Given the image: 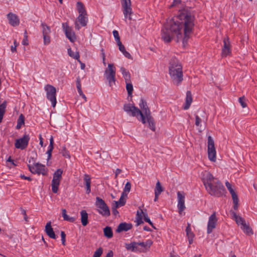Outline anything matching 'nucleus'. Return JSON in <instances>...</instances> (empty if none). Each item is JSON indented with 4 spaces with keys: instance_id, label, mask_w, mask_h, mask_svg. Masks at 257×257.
Wrapping results in <instances>:
<instances>
[{
    "instance_id": "obj_1",
    "label": "nucleus",
    "mask_w": 257,
    "mask_h": 257,
    "mask_svg": "<svg viewBox=\"0 0 257 257\" xmlns=\"http://www.w3.org/2000/svg\"><path fill=\"white\" fill-rule=\"evenodd\" d=\"M194 22L193 12L182 7L177 15L168 20L164 25L161 31L162 40L165 43H169L173 39L176 42L182 41L185 45L193 33Z\"/></svg>"
},
{
    "instance_id": "obj_2",
    "label": "nucleus",
    "mask_w": 257,
    "mask_h": 257,
    "mask_svg": "<svg viewBox=\"0 0 257 257\" xmlns=\"http://www.w3.org/2000/svg\"><path fill=\"white\" fill-rule=\"evenodd\" d=\"M139 105L140 108L131 103L125 104L123 105V110L130 115L135 117L139 121L147 125L152 131H155V121L151 115V111L146 101L143 99H141Z\"/></svg>"
},
{
    "instance_id": "obj_3",
    "label": "nucleus",
    "mask_w": 257,
    "mask_h": 257,
    "mask_svg": "<svg viewBox=\"0 0 257 257\" xmlns=\"http://www.w3.org/2000/svg\"><path fill=\"white\" fill-rule=\"evenodd\" d=\"M201 179L207 191L210 195L216 197L223 195L224 192V187L210 172L208 171L202 172Z\"/></svg>"
},
{
    "instance_id": "obj_4",
    "label": "nucleus",
    "mask_w": 257,
    "mask_h": 257,
    "mask_svg": "<svg viewBox=\"0 0 257 257\" xmlns=\"http://www.w3.org/2000/svg\"><path fill=\"white\" fill-rule=\"evenodd\" d=\"M169 75L173 83L179 85L183 80L182 66L180 61L176 58H172L169 63Z\"/></svg>"
},
{
    "instance_id": "obj_5",
    "label": "nucleus",
    "mask_w": 257,
    "mask_h": 257,
    "mask_svg": "<svg viewBox=\"0 0 257 257\" xmlns=\"http://www.w3.org/2000/svg\"><path fill=\"white\" fill-rule=\"evenodd\" d=\"M230 212L232 219L234 220L237 225L240 226L243 232L248 236L252 235L254 232L249 222L240 215H237L235 212L231 211Z\"/></svg>"
},
{
    "instance_id": "obj_6",
    "label": "nucleus",
    "mask_w": 257,
    "mask_h": 257,
    "mask_svg": "<svg viewBox=\"0 0 257 257\" xmlns=\"http://www.w3.org/2000/svg\"><path fill=\"white\" fill-rule=\"evenodd\" d=\"M104 77L108 81L110 87L115 85V68L113 64H108L107 68L104 71Z\"/></svg>"
},
{
    "instance_id": "obj_7",
    "label": "nucleus",
    "mask_w": 257,
    "mask_h": 257,
    "mask_svg": "<svg viewBox=\"0 0 257 257\" xmlns=\"http://www.w3.org/2000/svg\"><path fill=\"white\" fill-rule=\"evenodd\" d=\"M63 172L61 169H58L53 174L51 187L52 191L54 193H57L58 191V188L62 178Z\"/></svg>"
},
{
    "instance_id": "obj_8",
    "label": "nucleus",
    "mask_w": 257,
    "mask_h": 257,
    "mask_svg": "<svg viewBox=\"0 0 257 257\" xmlns=\"http://www.w3.org/2000/svg\"><path fill=\"white\" fill-rule=\"evenodd\" d=\"M207 155L209 160L215 162L216 161V151L214 146V142L213 138L208 136L207 138Z\"/></svg>"
},
{
    "instance_id": "obj_9",
    "label": "nucleus",
    "mask_w": 257,
    "mask_h": 257,
    "mask_svg": "<svg viewBox=\"0 0 257 257\" xmlns=\"http://www.w3.org/2000/svg\"><path fill=\"white\" fill-rule=\"evenodd\" d=\"M120 1L125 21H126L127 20L131 21L133 12L132 9L131 0H120Z\"/></svg>"
},
{
    "instance_id": "obj_10",
    "label": "nucleus",
    "mask_w": 257,
    "mask_h": 257,
    "mask_svg": "<svg viewBox=\"0 0 257 257\" xmlns=\"http://www.w3.org/2000/svg\"><path fill=\"white\" fill-rule=\"evenodd\" d=\"M28 167L30 171L33 174H41L43 176H47L48 174V169L44 165L40 163H35L33 165L29 164Z\"/></svg>"
},
{
    "instance_id": "obj_11",
    "label": "nucleus",
    "mask_w": 257,
    "mask_h": 257,
    "mask_svg": "<svg viewBox=\"0 0 257 257\" xmlns=\"http://www.w3.org/2000/svg\"><path fill=\"white\" fill-rule=\"evenodd\" d=\"M46 92L47 98L51 102L52 106L55 107L56 104V89L50 84H47L45 87Z\"/></svg>"
},
{
    "instance_id": "obj_12",
    "label": "nucleus",
    "mask_w": 257,
    "mask_h": 257,
    "mask_svg": "<svg viewBox=\"0 0 257 257\" xmlns=\"http://www.w3.org/2000/svg\"><path fill=\"white\" fill-rule=\"evenodd\" d=\"M95 205L98 208V212L103 216H108L110 211L104 200L99 197L96 198Z\"/></svg>"
},
{
    "instance_id": "obj_13",
    "label": "nucleus",
    "mask_w": 257,
    "mask_h": 257,
    "mask_svg": "<svg viewBox=\"0 0 257 257\" xmlns=\"http://www.w3.org/2000/svg\"><path fill=\"white\" fill-rule=\"evenodd\" d=\"M225 186L231 194L233 202V208L235 210H237L239 206V200L235 189L232 185L228 181L225 182Z\"/></svg>"
},
{
    "instance_id": "obj_14",
    "label": "nucleus",
    "mask_w": 257,
    "mask_h": 257,
    "mask_svg": "<svg viewBox=\"0 0 257 257\" xmlns=\"http://www.w3.org/2000/svg\"><path fill=\"white\" fill-rule=\"evenodd\" d=\"M217 218L215 212H214L209 217L207 223V232L210 234L216 228Z\"/></svg>"
},
{
    "instance_id": "obj_15",
    "label": "nucleus",
    "mask_w": 257,
    "mask_h": 257,
    "mask_svg": "<svg viewBox=\"0 0 257 257\" xmlns=\"http://www.w3.org/2000/svg\"><path fill=\"white\" fill-rule=\"evenodd\" d=\"M42 33L43 37V43L45 45H48L50 43V36L51 30L50 27L45 24H42Z\"/></svg>"
},
{
    "instance_id": "obj_16",
    "label": "nucleus",
    "mask_w": 257,
    "mask_h": 257,
    "mask_svg": "<svg viewBox=\"0 0 257 257\" xmlns=\"http://www.w3.org/2000/svg\"><path fill=\"white\" fill-rule=\"evenodd\" d=\"M231 45L229 39L226 37L223 39V46L222 49L221 55L222 57H226L231 55Z\"/></svg>"
},
{
    "instance_id": "obj_17",
    "label": "nucleus",
    "mask_w": 257,
    "mask_h": 257,
    "mask_svg": "<svg viewBox=\"0 0 257 257\" xmlns=\"http://www.w3.org/2000/svg\"><path fill=\"white\" fill-rule=\"evenodd\" d=\"M177 198H178V212L180 215L182 214L183 211L185 209V195L184 193L181 192H178L177 193Z\"/></svg>"
},
{
    "instance_id": "obj_18",
    "label": "nucleus",
    "mask_w": 257,
    "mask_h": 257,
    "mask_svg": "<svg viewBox=\"0 0 257 257\" xmlns=\"http://www.w3.org/2000/svg\"><path fill=\"white\" fill-rule=\"evenodd\" d=\"M29 137L28 135H24L22 138L16 140L15 146L17 149H24L28 144Z\"/></svg>"
},
{
    "instance_id": "obj_19",
    "label": "nucleus",
    "mask_w": 257,
    "mask_h": 257,
    "mask_svg": "<svg viewBox=\"0 0 257 257\" xmlns=\"http://www.w3.org/2000/svg\"><path fill=\"white\" fill-rule=\"evenodd\" d=\"M62 27L66 37L71 42H73L76 40V36L72 28L68 26L67 23L63 24Z\"/></svg>"
},
{
    "instance_id": "obj_20",
    "label": "nucleus",
    "mask_w": 257,
    "mask_h": 257,
    "mask_svg": "<svg viewBox=\"0 0 257 257\" xmlns=\"http://www.w3.org/2000/svg\"><path fill=\"white\" fill-rule=\"evenodd\" d=\"M87 15L78 16L75 22V28L79 30L80 28V25L85 27L87 25Z\"/></svg>"
},
{
    "instance_id": "obj_21",
    "label": "nucleus",
    "mask_w": 257,
    "mask_h": 257,
    "mask_svg": "<svg viewBox=\"0 0 257 257\" xmlns=\"http://www.w3.org/2000/svg\"><path fill=\"white\" fill-rule=\"evenodd\" d=\"M7 16L9 20V23L11 26L16 27L19 25V19L16 15L12 13H10Z\"/></svg>"
},
{
    "instance_id": "obj_22",
    "label": "nucleus",
    "mask_w": 257,
    "mask_h": 257,
    "mask_svg": "<svg viewBox=\"0 0 257 257\" xmlns=\"http://www.w3.org/2000/svg\"><path fill=\"white\" fill-rule=\"evenodd\" d=\"M83 182L86 187V193L88 194L91 192V177L89 175L85 174L83 176Z\"/></svg>"
},
{
    "instance_id": "obj_23",
    "label": "nucleus",
    "mask_w": 257,
    "mask_h": 257,
    "mask_svg": "<svg viewBox=\"0 0 257 257\" xmlns=\"http://www.w3.org/2000/svg\"><path fill=\"white\" fill-rule=\"evenodd\" d=\"M125 248L127 250L132 251H143L144 249L138 247V243L136 242H133L130 243H125Z\"/></svg>"
},
{
    "instance_id": "obj_24",
    "label": "nucleus",
    "mask_w": 257,
    "mask_h": 257,
    "mask_svg": "<svg viewBox=\"0 0 257 257\" xmlns=\"http://www.w3.org/2000/svg\"><path fill=\"white\" fill-rule=\"evenodd\" d=\"M45 232L50 237L53 239L56 238L55 234L53 231V229L51 226V222L50 221L47 223L45 226Z\"/></svg>"
},
{
    "instance_id": "obj_25",
    "label": "nucleus",
    "mask_w": 257,
    "mask_h": 257,
    "mask_svg": "<svg viewBox=\"0 0 257 257\" xmlns=\"http://www.w3.org/2000/svg\"><path fill=\"white\" fill-rule=\"evenodd\" d=\"M192 102V96L191 93L190 91H188L186 92V96L185 98V103L183 107L185 110L188 109Z\"/></svg>"
},
{
    "instance_id": "obj_26",
    "label": "nucleus",
    "mask_w": 257,
    "mask_h": 257,
    "mask_svg": "<svg viewBox=\"0 0 257 257\" xmlns=\"http://www.w3.org/2000/svg\"><path fill=\"white\" fill-rule=\"evenodd\" d=\"M132 225L131 224L126 223H121L118 226L116 231L117 232H120L123 231H127L132 228Z\"/></svg>"
},
{
    "instance_id": "obj_27",
    "label": "nucleus",
    "mask_w": 257,
    "mask_h": 257,
    "mask_svg": "<svg viewBox=\"0 0 257 257\" xmlns=\"http://www.w3.org/2000/svg\"><path fill=\"white\" fill-rule=\"evenodd\" d=\"M186 235L187 236L189 243L190 244H192L193 241V238L194 237V234L193 232L191 231V229L190 227V224L188 223L187 226L186 228Z\"/></svg>"
},
{
    "instance_id": "obj_28",
    "label": "nucleus",
    "mask_w": 257,
    "mask_h": 257,
    "mask_svg": "<svg viewBox=\"0 0 257 257\" xmlns=\"http://www.w3.org/2000/svg\"><path fill=\"white\" fill-rule=\"evenodd\" d=\"M76 7L77 10L79 13V16L87 15L84 5L81 2H77Z\"/></svg>"
},
{
    "instance_id": "obj_29",
    "label": "nucleus",
    "mask_w": 257,
    "mask_h": 257,
    "mask_svg": "<svg viewBox=\"0 0 257 257\" xmlns=\"http://www.w3.org/2000/svg\"><path fill=\"white\" fill-rule=\"evenodd\" d=\"M120 70L125 80V82H129L131 81V74L129 71L123 67H120Z\"/></svg>"
},
{
    "instance_id": "obj_30",
    "label": "nucleus",
    "mask_w": 257,
    "mask_h": 257,
    "mask_svg": "<svg viewBox=\"0 0 257 257\" xmlns=\"http://www.w3.org/2000/svg\"><path fill=\"white\" fill-rule=\"evenodd\" d=\"M81 221L83 226H85L88 224V214L85 210L80 212Z\"/></svg>"
},
{
    "instance_id": "obj_31",
    "label": "nucleus",
    "mask_w": 257,
    "mask_h": 257,
    "mask_svg": "<svg viewBox=\"0 0 257 257\" xmlns=\"http://www.w3.org/2000/svg\"><path fill=\"white\" fill-rule=\"evenodd\" d=\"M62 215L64 220L69 221L70 222H74L76 220L75 218L70 217L67 214L66 210L65 209H63L62 210Z\"/></svg>"
},
{
    "instance_id": "obj_32",
    "label": "nucleus",
    "mask_w": 257,
    "mask_h": 257,
    "mask_svg": "<svg viewBox=\"0 0 257 257\" xmlns=\"http://www.w3.org/2000/svg\"><path fill=\"white\" fill-rule=\"evenodd\" d=\"M7 106V101H4L0 105V123L2 122L4 115L6 111V108Z\"/></svg>"
},
{
    "instance_id": "obj_33",
    "label": "nucleus",
    "mask_w": 257,
    "mask_h": 257,
    "mask_svg": "<svg viewBox=\"0 0 257 257\" xmlns=\"http://www.w3.org/2000/svg\"><path fill=\"white\" fill-rule=\"evenodd\" d=\"M76 86L78 89V91L80 96H81L85 101H86V97L85 95L83 93L82 91L81 88V83L80 78H77L76 81Z\"/></svg>"
},
{
    "instance_id": "obj_34",
    "label": "nucleus",
    "mask_w": 257,
    "mask_h": 257,
    "mask_svg": "<svg viewBox=\"0 0 257 257\" xmlns=\"http://www.w3.org/2000/svg\"><path fill=\"white\" fill-rule=\"evenodd\" d=\"M163 191L164 189L161 186V183L158 181L156 184L154 193L160 195Z\"/></svg>"
},
{
    "instance_id": "obj_35",
    "label": "nucleus",
    "mask_w": 257,
    "mask_h": 257,
    "mask_svg": "<svg viewBox=\"0 0 257 257\" xmlns=\"http://www.w3.org/2000/svg\"><path fill=\"white\" fill-rule=\"evenodd\" d=\"M24 123L25 117L22 114H21L17 121V128L20 129L22 125L23 124H24Z\"/></svg>"
},
{
    "instance_id": "obj_36",
    "label": "nucleus",
    "mask_w": 257,
    "mask_h": 257,
    "mask_svg": "<svg viewBox=\"0 0 257 257\" xmlns=\"http://www.w3.org/2000/svg\"><path fill=\"white\" fill-rule=\"evenodd\" d=\"M68 53L69 56L73 58L74 59L78 60V59L79 58V54L78 52L77 51L73 52L70 48H69L68 49Z\"/></svg>"
},
{
    "instance_id": "obj_37",
    "label": "nucleus",
    "mask_w": 257,
    "mask_h": 257,
    "mask_svg": "<svg viewBox=\"0 0 257 257\" xmlns=\"http://www.w3.org/2000/svg\"><path fill=\"white\" fill-rule=\"evenodd\" d=\"M104 235L108 237L111 238L112 236V232L110 227L107 226L103 229Z\"/></svg>"
},
{
    "instance_id": "obj_38",
    "label": "nucleus",
    "mask_w": 257,
    "mask_h": 257,
    "mask_svg": "<svg viewBox=\"0 0 257 257\" xmlns=\"http://www.w3.org/2000/svg\"><path fill=\"white\" fill-rule=\"evenodd\" d=\"M126 89L129 96H131L133 91V86L132 84L131 81L129 82H125Z\"/></svg>"
},
{
    "instance_id": "obj_39",
    "label": "nucleus",
    "mask_w": 257,
    "mask_h": 257,
    "mask_svg": "<svg viewBox=\"0 0 257 257\" xmlns=\"http://www.w3.org/2000/svg\"><path fill=\"white\" fill-rule=\"evenodd\" d=\"M180 5H182L181 0H173L172 4L169 7L170 9L174 7H179Z\"/></svg>"
},
{
    "instance_id": "obj_40",
    "label": "nucleus",
    "mask_w": 257,
    "mask_h": 257,
    "mask_svg": "<svg viewBox=\"0 0 257 257\" xmlns=\"http://www.w3.org/2000/svg\"><path fill=\"white\" fill-rule=\"evenodd\" d=\"M103 249L101 247L98 248L94 253L93 257H100L102 254Z\"/></svg>"
},
{
    "instance_id": "obj_41",
    "label": "nucleus",
    "mask_w": 257,
    "mask_h": 257,
    "mask_svg": "<svg viewBox=\"0 0 257 257\" xmlns=\"http://www.w3.org/2000/svg\"><path fill=\"white\" fill-rule=\"evenodd\" d=\"M62 155L66 158H68V159H70V155L69 154V153L68 152V151H67L65 147H64L63 148V150H62Z\"/></svg>"
},
{
    "instance_id": "obj_42",
    "label": "nucleus",
    "mask_w": 257,
    "mask_h": 257,
    "mask_svg": "<svg viewBox=\"0 0 257 257\" xmlns=\"http://www.w3.org/2000/svg\"><path fill=\"white\" fill-rule=\"evenodd\" d=\"M53 148L51 149V148H49V150L47 152V154L48 155V158H47V165L48 166H49L50 165V162H49V160L51 159V156H52V152L53 151Z\"/></svg>"
},
{
    "instance_id": "obj_43",
    "label": "nucleus",
    "mask_w": 257,
    "mask_h": 257,
    "mask_svg": "<svg viewBox=\"0 0 257 257\" xmlns=\"http://www.w3.org/2000/svg\"><path fill=\"white\" fill-rule=\"evenodd\" d=\"M244 96L240 97L238 99L239 102L243 108H245L247 106L246 103L244 101Z\"/></svg>"
},
{
    "instance_id": "obj_44",
    "label": "nucleus",
    "mask_w": 257,
    "mask_h": 257,
    "mask_svg": "<svg viewBox=\"0 0 257 257\" xmlns=\"http://www.w3.org/2000/svg\"><path fill=\"white\" fill-rule=\"evenodd\" d=\"M113 35L114 38L115 39V40L117 42V43L120 42V38H119V36L118 35V33L117 31L114 30L113 31Z\"/></svg>"
},
{
    "instance_id": "obj_45",
    "label": "nucleus",
    "mask_w": 257,
    "mask_h": 257,
    "mask_svg": "<svg viewBox=\"0 0 257 257\" xmlns=\"http://www.w3.org/2000/svg\"><path fill=\"white\" fill-rule=\"evenodd\" d=\"M131 184L129 182H127L125 184V187H124L123 191H126L127 192H130V190H131Z\"/></svg>"
},
{
    "instance_id": "obj_46",
    "label": "nucleus",
    "mask_w": 257,
    "mask_h": 257,
    "mask_svg": "<svg viewBox=\"0 0 257 257\" xmlns=\"http://www.w3.org/2000/svg\"><path fill=\"white\" fill-rule=\"evenodd\" d=\"M117 44L118 46L119 50L121 52L123 53L126 50L124 45H122L121 42L117 43Z\"/></svg>"
},
{
    "instance_id": "obj_47",
    "label": "nucleus",
    "mask_w": 257,
    "mask_h": 257,
    "mask_svg": "<svg viewBox=\"0 0 257 257\" xmlns=\"http://www.w3.org/2000/svg\"><path fill=\"white\" fill-rule=\"evenodd\" d=\"M22 43L24 45H28V36L27 35V33L25 32L24 34V38L23 40Z\"/></svg>"
},
{
    "instance_id": "obj_48",
    "label": "nucleus",
    "mask_w": 257,
    "mask_h": 257,
    "mask_svg": "<svg viewBox=\"0 0 257 257\" xmlns=\"http://www.w3.org/2000/svg\"><path fill=\"white\" fill-rule=\"evenodd\" d=\"M201 122V119L197 115L195 116V125L197 126H199Z\"/></svg>"
},
{
    "instance_id": "obj_49",
    "label": "nucleus",
    "mask_w": 257,
    "mask_h": 257,
    "mask_svg": "<svg viewBox=\"0 0 257 257\" xmlns=\"http://www.w3.org/2000/svg\"><path fill=\"white\" fill-rule=\"evenodd\" d=\"M65 234L64 231L61 232V241L62 244L65 245Z\"/></svg>"
},
{
    "instance_id": "obj_50",
    "label": "nucleus",
    "mask_w": 257,
    "mask_h": 257,
    "mask_svg": "<svg viewBox=\"0 0 257 257\" xmlns=\"http://www.w3.org/2000/svg\"><path fill=\"white\" fill-rule=\"evenodd\" d=\"M117 202L119 204L120 206H122L125 204V200L124 198L120 197L119 200Z\"/></svg>"
},
{
    "instance_id": "obj_51",
    "label": "nucleus",
    "mask_w": 257,
    "mask_h": 257,
    "mask_svg": "<svg viewBox=\"0 0 257 257\" xmlns=\"http://www.w3.org/2000/svg\"><path fill=\"white\" fill-rule=\"evenodd\" d=\"M143 213H144V211L143 210H141L140 211H137V218H141L142 219L143 218Z\"/></svg>"
},
{
    "instance_id": "obj_52",
    "label": "nucleus",
    "mask_w": 257,
    "mask_h": 257,
    "mask_svg": "<svg viewBox=\"0 0 257 257\" xmlns=\"http://www.w3.org/2000/svg\"><path fill=\"white\" fill-rule=\"evenodd\" d=\"M124 56L126 57L128 59H132V56L128 52H127L126 50L125 51H124L123 53H122Z\"/></svg>"
},
{
    "instance_id": "obj_53",
    "label": "nucleus",
    "mask_w": 257,
    "mask_h": 257,
    "mask_svg": "<svg viewBox=\"0 0 257 257\" xmlns=\"http://www.w3.org/2000/svg\"><path fill=\"white\" fill-rule=\"evenodd\" d=\"M7 162H10V165L9 164H7V166H9V167H11V166L12 165H14V166H15V164L14 163V162L13 160L11 159V157H9L8 160H7Z\"/></svg>"
},
{
    "instance_id": "obj_54",
    "label": "nucleus",
    "mask_w": 257,
    "mask_h": 257,
    "mask_svg": "<svg viewBox=\"0 0 257 257\" xmlns=\"http://www.w3.org/2000/svg\"><path fill=\"white\" fill-rule=\"evenodd\" d=\"M153 244V242L152 240H148L146 242H145V247H146V248L147 249V248H149L150 247V246Z\"/></svg>"
},
{
    "instance_id": "obj_55",
    "label": "nucleus",
    "mask_w": 257,
    "mask_h": 257,
    "mask_svg": "<svg viewBox=\"0 0 257 257\" xmlns=\"http://www.w3.org/2000/svg\"><path fill=\"white\" fill-rule=\"evenodd\" d=\"M22 213H23V214L24 215L25 220L27 222L28 221V216H27V215L26 214V210H24V209H22Z\"/></svg>"
},
{
    "instance_id": "obj_56",
    "label": "nucleus",
    "mask_w": 257,
    "mask_h": 257,
    "mask_svg": "<svg viewBox=\"0 0 257 257\" xmlns=\"http://www.w3.org/2000/svg\"><path fill=\"white\" fill-rule=\"evenodd\" d=\"M53 144H54L53 138V137H51L50 139L49 148H51V149L53 148Z\"/></svg>"
},
{
    "instance_id": "obj_57",
    "label": "nucleus",
    "mask_w": 257,
    "mask_h": 257,
    "mask_svg": "<svg viewBox=\"0 0 257 257\" xmlns=\"http://www.w3.org/2000/svg\"><path fill=\"white\" fill-rule=\"evenodd\" d=\"M17 45L12 46L11 47V51H12V52L14 53L17 52Z\"/></svg>"
},
{
    "instance_id": "obj_58",
    "label": "nucleus",
    "mask_w": 257,
    "mask_h": 257,
    "mask_svg": "<svg viewBox=\"0 0 257 257\" xmlns=\"http://www.w3.org/2000/svg\"><path fill=\"white\" fill-rule=\"evenodd\" d=\"M119 206H120V205L117 201H113L112 207H115V208H117Z\"/></svg>"
},
{
    "instance_id": "obj_59",
    "label": "nucleus",
    "mask_w": 257,
    "mask_h": 257,
    "mask_svg": "<svg viewBox=\"0 0 257 257\" xmlns=\"http://www.w3.org/2000/svg\"><path fill=\"white\" fill-rule=\"evenodd\" d=\"M121 170L120 169H116L115 171V178H117L118 174L121 172Z\"/></svg>"
},
{
    "instance_id": "obj_60",
    "label": "nucleus",
    "mask_w": 257,
    "mask_h": 257,
    "mask_svg": "<svg viewBox=\"0 0 257 257\" xmlns=\"http://www.w3.org/2000/svg\"><path fill=\"white\" fill-rule=\"evenodd\" d=\"M137 220V226H139L141 224L143 223V221L142 220V219L141 218H136Z\"/></svg>"
},
{
    "instance_id": "obj_61",
    "label": "nucleus",
    "mask_w": 257,
    "mask_h": 257,
    "mask_svg": "<svg viewBox=\"0 0 257 257\" xmlns=\"http://www.w3.org/2000/svg\"><path fill=\"white\" fill-rule=\"evenodd\" d=\"M129 192H126V191H123L122 194H121V197L124 198V199H125V198L127 197V194Z\"/></svg>"
},
{
    "instance_id": "obj_62",
    "label": "nucleus",
    "mask_w": 257,
    "mask_h": 257,
    "mask_svg": "<svg viewBox=\"0 0 257 257\" xmlns=\"http://www.w3.org/2000/svg\"><path fill=\"white\" fill-rule=\"evenodd\" d=\"M102 57V62L104 65H105V55L104 52L101 53Z\"/></svg>"
},
{
    "instance_id": "obj_63",
    "label": "nucleus",
    "mask_w": 257,
    "mask_h": 257,
    "mask_svg": "<svg viewBox=\"0 0 257 257\" xmlns=\"http://www.w3.org/2000/svg\"><path fill=\"white\" fill-rule=\"evenodd\" d=\"M113 252L112 250H109L108 252L107 253L105 257H113Z\"/></svg>"
},
{
    "instance_id": "obj_64",
    "label": "nucleus",
    "mask_w": 257,
    "mask_h": 257,
    "mask_svg": "<svg viewBox=\"0 0 257 257\" xmlns=\"http://www.w3.org/2000/svg\"><path fill=\"white\" fill-rule=\"evenodd\" d=\"M112 211L114 215H116L118 214V211L116 210V208L115 207H112Z\"/></svg>"
}]
</instances>
